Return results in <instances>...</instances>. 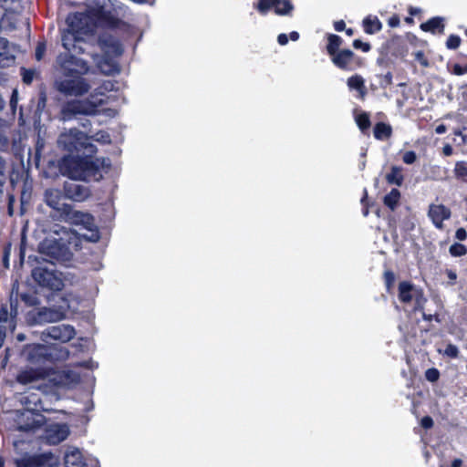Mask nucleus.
I'll use <instances>...</instances> for the list:
<instances>
[{
  "label": "nucleus",
  "mask_w": 467,
  "mask_h": 467,
  "mask_svg": "<svg viewBox=\"0 0 467 467\" xmlns=\"http://www.w3.org/2000/svg\"><path fill=\"white\" fill-rule=\"evenodd\" d=\"M66 221L79 227V231H86V233H79L56 225L49 235L39 244V251L42 254L61 262L70 259L71 249L78 250L82 238L90 242H97L99 239V230L91 214L80 211L67 210L66 212Z\"/></svg>",
  "instance_id": "1"
},
{
  "label": "nucleus",
  "mask_w": 467,
  "mask_h": 467,
  "mask_svg": "<svg viewBox=\"0 0 467 467\" xmlns=\"http://www.w3.org/2000/svg\"><path fill=\"white\" fill-rule=\"evenodd\" d=\"M23 356L31 367L17 375V381L21 384L26 385L47 379L53 386L71 389L79 382V374L75 371H50L43 366L48 361L49 356L47 348L43 345L27 346L23 351Z\"/></svg>",
  "instance_id": "2"
},
{
  "label": "nucleus",
  "mask_w": 467,
  "mask_h": 467,
  "mask_svg": "<svg viewBox=\"0 0 467 467\" xmlns=\"http://www.w3.org/2000/svg\"><path fill=\"white\" fill-rule=\"evenodd\" d=\"M57 63L62 72L61 78L57 81V88L60 93L80 97L89 90V83L81 77L88 72L86 61L68 54H59Z\"/></svg>",
  "instance_id": "3"
},
{
  "label": "nucleus",
  "mask_w": 467,
  "mask_h": 467,
  "mask_svg": "<svg viewBox=\"0 0 467 467\" xmlns=\"http://www.w3.org/2000/svg\"><path fill=\"white\" fill-rule=\"evenodd\" d=\"M113 88L110 81H105L102 86L95 89L87 99L72 100L67 102L61 110L63 120L70 119L78 114L93 115L99 112L107 100L105 92Z\"/></svg>",
  "instance_id": "4"
},
{
  "label": "nucleus",
  "mask_w": 467,
  "mask_h": 467,
  "mask_svg": "<svg viewBox=\"0 0 467 467\" xmlns=\"http://www.w3.org/2000/svg\"><path fill=\"white\" fill-rule=\"evenodd\" d=\"M84 158L68 156L64 158L61 165V170L64 174L67 175L73 180L88 181L94 179L99 181L101 175L99 174V169L105 164V160L92 161L90 156L92 154L84 153Z\"/></svg>",
  "instance_id": "5"
},
{
  "label": "nucleus",
  "mask_w": 467,
  "mask_h": 467,
  "mask_svg": "<svg viewBox=\"0 0 467 467\" xmlns=\"http://www.w3.org/2000/svg\"><path fill=\"white\" fill-rule=\"evenodd\" d=\"M99 47L104 52V57H100L99 55L94 56V61L99 70L106 75L117 72L119 70V67L114 60V57L121 55V45L115 37L111 36H103L99 38Z\"/></svg>",
  "instance_id": "6"
},
{
  "label": "nucleus",
  "mask_w": 467,
  "mask_h": 467,
  "mask_svg": "<svg viewBox=\"0 0 467 467\" xmlns=\"http://www.w3.org/2000/svg\"><path fill=\"white\" fill-rule=\"evenodd\" d=\"M57 142L59 146L69 152H79L81 150H84V153L87 154H93L95 152V147L89 139L85 133L78 130L70 129L63 132L59 136Z\"/></svg>",
  "instance_id": "7"
},
{
  "label": "nucleus",
  "mask_w": 467,
  "mask_h": 467,
  "mask_svg": "<svg viewBox=\"0 0 467 467\" xmlns=\"http://www.w3.org/2000/svg\"><path fill=\"white\" fill-rule=\"evenodd\" d=\"M399 298L405 304L413 305L415 310L422 309L426 302L422 289L405 281L399 285Z\"/></svg>",
  "instance_id": "8"
},
{
  "label": "nucleus",
  "mask_w": 467,
  "mask_h": 467,
  "mask_svg": "<svg viewBox=\"0 0 467 467\" xmlns=\"http://www.w3.org/2000/svg\"><path fill=\"white\" fill-rule=\"evenodd\" d=\"M67 29L82 38L84 36L90 34L93 30V26L90 17L84 13H74L68 15L66 20Z\"/></svg>",
  "instance_id": "9"
},
{
  "label": "nucleus",
  "mask_w": 467,
  "mask_h": 467,
  "mask_svg": "<svg viewBox=\"0 0 467 467\" xmlns=\"http://www.w3.org/2000/svg\"><path fill=\"white\" fill-rule=\"evenodd\" d=\"M32 276L41 286L57 291L63 287L62 279L53 270L38 266L33 269Z\"/></svg>",
  "instance_id": "10"
},
{
  "label": "nucleus",
  "mask_w": 467,
  "mask_h": 467,
  "mask_svg": "<svg viewBox=\"0 0 467 467\" xmlns=\"http://www.w3.org/2000/svg\"><path fill=\"white\" fill-rule=\"evenodd\" d=\"M17 424L20 431H35L46 424V418L33 409H26L18 416Z\"/></svg>",
  "instance_id": "11"
},
{
  "label": "nucleus",
  "mask_w": 467,
  "mask_h": 467,
  "mask_svg": "<svg viewBox=\"0 0 467 467\" xmlns=\"http://www.w3.org/2000/svg\"><path fill=\"white\" fill-rule=\"evenodd\" d=\"M16 467H57V459L52 454L25 455L15 460Z\"/></svg>",
  "instance_id": "12"
},
{
  "label": "nucleus",
  "mask_w": 467,
  "mask_h": 467,
  "mask_svg": "<svg viewBox=\"0 0 467 467\" xmlns=\"http://www.w3.org/2000/svg\"><path fill=\"white\" fill-rule=\"evenodd\" d=\"M62 46L66 52L63 54H68L69 56L75 57L74 54H81L84 52L81 43L83 38L80 36H77L67 30H63L61 35Z\"/></svg>",
  "instance_id": "13"
},
{
  "label": "nucleus",
  "mask_w": 467,
  "mask_h": 467,
  "mask_svg": "<svg viewBox=\"0 0 467 467\" xmlns=\"http://www.w3.org/2000/svg\"><path fill=\"white\" fill-rule=\"evenodd\" d=\"M75 336V329L69 325H59L49 327L47 331L43 332L44 337H49L56 340L67 342Z\"/></svg>",
  "instance_id": "14"
},
{
  "label": "nucleus",
  "mask_w": 467,
  "mask_h": 467,
  "mask_svg": "<svg viewBox=\"0 0 467 467\" xmlns=\"http://www.w3.org/2000/svg\"><path fill=\"white\" fill-rule=\"evenodd\" d=\"M36 323H52L64 318L65 314L61 309L43 307L32 313Z\"/></svg>",
  "instance_id": "15"
},
{
  "label": "nucleus",
  "mask_w": 467,
  "mask_h": 467,
  "mask_svg": "<svg viewBox=\"0 0 467 467\" xmlns=\"http://www.w3.org/2000/svg\"><path fill=\"white\" fill-rule=\"evenodd\" d=\"M428 216L432 223L439 229L443 227V221L451 217V211L442 204H431L428 211Z\"/></svg>",
  "instance_id": "16"
},
{
  "label": "nucleus",
  "mask_w": 467,
  "mask_h": 467,
  "mask_svg": "<svg viewBox=\"0 0 467 467\" xmlns=\"http://www.w3.org/2000/svg\"><path fill=\"white\" fill-rule=\"evenodd\" d=\"M67 435L68 428L65 424H52L46 429V439L52 444L66 440Z\"/></svg>",
  "instance_id": "17"
},
{
  "label": "nucleus",
  "mask_w": 467,
  "mask_h": 467,
  "mask_svg": "<svg viewBox=\"0 0 467 467\" xmlns=\"http://www.w3.org/2000/svg\"><path fill=\"white\" fill-rule=\"evenodd\" d=\"M65 191L69 199L77 202H83L90 195L89 189L87 186L74 182L67 184Z\"/></svg>",
  "instance_id": "18"
},
{
  "label": "nucleus",
  "mask_w": 467,
  "mask_h": 467,
  "mask_svg": "<svg viewBox=\"0 0 467 467\" xmlns=\"http://www.w3.org/2000/svg\"><path fill=\"white\" fill-rule=\"evenodd\" d=\"M66 467H85L81 451L78 448H68L65 453Z\"/></svg>",
  "instance_id": "19"
},
{
  "label": "nucleus",
  "mask_w": 467,
  "mask_h": 467,
  "mask_svg": "<svg viewBox=\"0 0 467 467\" xmlns=\"http://www.w3.org/2000/svg\"><path fill=\"white\" fill-rule=\"evenodd\" d=\"M46 202L48 206L51 208L57 210V211H65L67 212V207H64V204H62V199L63 196L61 192L58 190L50 189L46 192L45 194Z\"/></svg>",
  "instance_id": "20"
},
{
  "label": "nucleus",
  "mask_w": 467,
  "mask_h": 467,
  "mask_svg": "<svg viewBox=\"0 0 467 467\" xmlns=\"http://www.w3.org/2000/svg\"><path fill=\"white\" fill-rule=\"evenodd\" d=\"M353 52L349 49H343L339 50L337 53L334 54L332 57L333 63L343 69L348 68L352 58H353Z\"/></svg>",
  "instance_id": "21"
},
{
  "label": "nucleus",
  "mask_w": 467,
  "mask_h": 467,
  "mask_svg": "<svg viewBox=\"0 0 467 467\" xmlns=\"http://www.w3.org/2000/svg\"><path fill=\"white\" fill-rule=\"evenodd\" d=\"M348 87L350 89L357 90L359 98L364 99L366 95L365 80L359 75L350 77L347 81Z\"/></svg>",
  "instance_id": "22"
},
{
  "label": "nucleus",
  "mask_w": 467,
  "mask_h": 467,
  "mask_svg": "<svg viewBox=\"0 0 467 467\" xmlns=\"http://www.w3.org/2000/svg\"><path fill=\"white\" fill-rule=\"evenodd\" d=\"M275 12L278 16H289L294 9L290 0H275Z\"/></svg>",
  "instance_id": "23"
},
{
  "label": "nucleus",
  "mask_w": 467,
  "mask_h": 467,
  "mask_svg": "<svg viewBox=\"0 0 467 467\" xmlns=\"http://www.w3.org/2000/svg\"><path fill=\"white\" fill-rule=\"evenodd\" d=\"M420 28L423 31H429L435 33L437 30L440 32L443 31L444 26L441 17H433L427 22L420 25Z\"/></svg>",
  "instance_id": "24"
},
{
  "label": "nucleus",
  "mask_w": 467,
  "mask_h": 467,
  "mask_svg": "<svg viewBox=\"0 0 467 467\" xmlns=\"http://www.w3.org/2000/svg\"><path fill=\"white\" fill-rule=\"evenodd\" d=\"M365 31L368 34H374L381 29V23L377 16H368L363 20Z\"/></svg>",
  "instance_id": "25"
},
{
  "label": "nucleus",
  "mask_w": 467,
  "mask_h": 467,
  "mask_svg": "<svg viewBox=\"0 0 467 467\" xmlns=\"http://www.w3.org/2000/svg\"><path fill=\"white\" fill-rule=\"evenodd\" d=\"M386 180L389 184L400 186L403 182L401 168L398 166H392L390 169V172L386 175Z\"/></svg>",
  "instance_id": "26"
},
{
  "label": "nucleus",
  "mask_w": 467,
  "mask_h": 467,
  "mask_svg": "<svg viewBox=\"0 0 467 467\" xmlns=\"http://www.w3.org/2000/svg\"><path fill=\"white\" fill-rule=\"evenodd\" d=\"M391 128L385 123H378L374 128V136L378 140H384L390 136Z\"/></svg>",
  "instance_id": "27"
},
{
  "label": "nucleus",
  "mask_w": 467,
  "mask_h": 467,
  "mask_svg": "<svg viewBox=\"0 0 467 467\" xmlns=\"http://www.w3.org/2000/svg\"><path fill=\"white\" fill-rule=\"evenodd\" d=\"M342 44V39L340 36L337 35H329L328 36V44L327 47V50L328 54L332 57L334 54L338 52V48Z\"/></svg>",
  "instance_id": "28"
},
{
  "label": "nucleus",
  "mask_w": 467,
  "mask_h": 467,
  "mask_svg": "<svg viewBox=\"0 0 467 467\" xmlns=\"http://www.w3.org/2000/svg\"><path fill=\"white\" fill-rule=\"evenodd\" d=\"M400 192L397 189H392L384 198V203L391 210H394L400 201Z\"/></svg>",
  "instance_id": "29"
},
{
  "label": "nucleus",
  "mask_w": 467,
  "mask_h": 467,
  "mask_svg": "<svg viewBox=\"0 0 467 467\" xmlns=\"http://www.w3.org/2000/svg\"><path fill=\"white\" fill-rule=\"evenodd\" d=\"M453 172L458 180L467 182V162L462 161H457Z\"/></svg>",
  "instance_id": "30"
},
{
  "label": "nucleus",
  "mask_w": 467,
  "mask_h": 467,
  "mask_svg": "<svg viewBox=\"0 0 467 467\" xmlns=\"http://www.w3.org/2000/svg\"><path fill=\"white\" fill-rule=\"evenodd\" d=\"M14 48L15 47L10 46L9 42L5 38L0 36V57L5 56L6 58L9 57L14 58Z\"/></svg>",
  "instance_id": "31"
},
{
  "label": "nucleus",
  "mask_w": 467,
  "mask_h": 467,
  "mask_svg": "<svg viewBox=\"0 0 467 467\" xmlns=\"http://www.w3.org/2000/svg\"><path fill=\"white\" fill-rule=\"evenodd\" d=\"M275 0H259L254 8L262 15H266L268 11L274 7Z\"/></svg>",
  "instance_id": "32"
},
{
  "label": "nucleus",
  "mask_w": 467,
  "mask_h": 467,
  "mask_svg": "<svg viewBox=\"0 0 467 467\" xmlns=\"http://www.w3.org/2000/svg\"><path fill=\"white\" fill-rule=\"evenodd\" d=\"M467 253V249L465 247V245L462 244H453L452 245H451L450 247V254L452 255V256H462L464 254H466Z\"/></svg>",
  "instance_id": "33"
},
{
  "label": "nucleus",
  "mask_w": 467,
  "mask_h": 467,
  "mask_svg": "<svg viewBox=\"0 0 467 467\" xmlns=\"http://www.w3.org/2000/svg\"><path fill=\"white\" fill-rule=\"evenodd\" d=\"M356 122L361 130L368 129L370 125L369 118L367 113H362L357 116Z\"/></svg>",
  "instance_id": "34"
},
{
  "label": "nucleus",
  "mask_w": 467,
  "mask_h": 467,
  "mask_svg": "<svg viewBox=\"0 0 467 467\" xmlns=\"http://www.w3.org/2000/svg\"><path fill=\"white\" fill-rule=\"evenodd\" d=\"M0 322L1 323H9V328L13 330L15 328V325L13 323V320H9V314L8 310L5 306H2L0 308Z\"/></svg>",
  "instance_id": "35"
},
{
  "label": "nucleus",
  "mask_w": 467,
  "mask_h": 467,
  "mask_svg": "<svg viewBox=\"0 0 467 467\" xmlns=\"http://www.w3.org/2000/svg\"><path fill=\"white\" fill-rule=\"evenodd\" d=\"M461 39L459 36L451 35L449 36L446 42V46L448 48L455 49L460 46Z\"/></svg>",
  "instance_id": "36"
},
{
  "label": "nucleus",
  "mask_w": 467,
  "mask_h": 467,
  "mask_svg": "<svg viewBox=\"0 0 467 467\" xmlns=\"http://www.w3.org/2000/svg\"><path fill=\"white\" fill-rule=\"evenodd\" d=\"M402 160L406 164H412L417 160V155L414 151L409 150L403 154Z\"/></svg>",
  "instance_id": "37"
},
{
  "label": "nucleus",
  "mask_w": 467,
  "mask_h": 467,
  "mask_svg": "<svg viewBox=\"0 0 467 467\" xmlns=\"http://www.w3.org/2000/svg\"><path fill=\"white\" fill-rule=\"evenodd\" d=\"M5 127L6 122L3 119H0V146H5L7 144V138L4 134Z\"/></svg>",
  "instance_id": "38"
},
{
  "label": "nucleus",
  "mask_w": 467,
  "mask_h": 467,
  "mask_svg": "<svg viewBox=\"0 0 467 467\" xmlns=\"http://www.w3.org/2000/svg\"><path fill=\"white\" fill-rule=\"evenodd\" d=\"M445 355L451 358H456L459 354V349L454 345H448L444 350Z\"/></svg>",
  "instance_id": "39"
},
{
  "label": "nucleus",
  "mask_w": 467,
  "mask_h": 467,
  "mask_svg": "<svg viewBox=\"0 0 467 467\" xmlns=\"http://www.w3.org/2000/svg\"><path fill=\"white\" fill-rule=\"evenodd\" d=\"M426 379L431 382H435L439 379V371L435 368H430L426 371Z\"/></svg>",
  "instance_id": "40"
},
{
  "label": "nucleus",
  "mask_w": 467,
  "mask_h": 467,
  "mask_svg": "<svg viewBox=\"0 0 467 467\" xmlns=\"http://www.w3.org/2000/svg\"><path fill=\"white\" fill-rule=\"evenodd\" d=\"M414 57H415V59L424 67H429V62L427 60V58L424 57V54L423 52L421 51H417L415 54H414Z\"/></svg>",
  "instance_id": "41"
},
{
  "label": "nucleus",
  "mask_w": 467,
  "mask_h": 467,
  "mask_svg": "<svg viewBox=\"0 0 467 467\" xmlns=\"http://www.w3.org/2000/svg\"><path fill=\"white\" fill-rule=\"evenodd\" d=\"M46 51V45L44 43H39L36 48V58L37 60L42 59Z\"/></svg>",
  "instance_id": "42"
},
{
  "label": "nucleus",
  "mask_w": 467,
  "mask_h": 467,
  "mask_svg": "<svg viewBox=\"0 0 467 467\" xmlns=\"http://www.w3.org/2000/svg\"><path fill=\"white\" fill-rule=\"evenodd\" d=\"M353 46H354L355 48H360V49H362L365 52L368 51L369 48H370L369 44L364 43V42H362L361 40H358V39H356L353 42Z\"/></svg>",
  "instance_id": "43"
},
{
  "label": "nucleus",
  "mask_w": 467,
  "mask_h": 467,
  "mask_svg": "<svg viewBox=\"0 0 467 467\" xmlns=\"http://www.w3.org/2000/svg\"><path fill=\"white\" fill-rule=\"evenodd\" d=\"M384 275H385L386 285H387L388 288H389L392 285L394 279H395L394 274L390 271H386Z\"/></svg>",
  "instance_id": "44"
},
{
  "label": "nucleus",
  "mask_w": 467,
  "mask_h": 467,
  "mask_svg": "<svg viewBox=\"0 0 467 467\" xmlns=\"http://www.w3.org/2000/svg\"><path fill=\"white\" fill-rule=\"evenodd\" d=\"M455 236L458 240L464 241L467 238V233H466L465 229L459 228V229H457V231L455 233Z\"/></svg>",
  "instance_id": "45"
},
{
  "label": "nucleus",
  "mask_w": 467,
  "mask_h": 467,
  "mask_svg": "<svg viewBox=\"0 0 467 467\" xmlns=\"http://www.w3.org/2000/svg\"><path fill=\"white\" fill-rule=\"evenodd\" d=\"M421 426L425 429H429L433 425V420L431 417L426 416L421 420Z\"/></svg>",
  "instance_id": "46"
},
{
  "label": "nucleus",
  "mask_w": 467,
  "mask_h": 467,
  "mask_svg": "<svg viewBox=\"0 0 467 467\" xmlns=\"http://www.w3.org/2000/svg\"><path fill=\"white\" fill-rule=\"evenodd\" d=\"M453 73L458 76L467 73V66L462 67L460 65H454Z\"/></svg>",
  "instance_id": "47"
},
{
  "label": "nucleus",
  "mask_w": 467,
  "mask_h": 467,
  "mask_svg": "<svg viewBox=\"0 0 467 467\" xmlns=\"http://www.w3.org/2000/svg\"><path fill=\"white\" fill-rule=\"evenodd\" d=\"M388 23H389V26L396 27L400 24V19L398 16H392L389 19Z\"/></svg>",
  "instance_id": "48"
},
{
  "label": "nucleus",
  "mask_w": 467,
  "mask_h": 467,
  "mask_svg": "<svg viewBox=\"0 0 467 467\" xmlns=\"http://www.w3.org/2000/svg\"><path fill=\"white\" fill-rule=\"evenodd\" d=\"M277 41L280 45L284 46V45L287 44L288 37L285 34H280L277 37Z\"/></svg>",
  "instance_id": "49"
},
{
  "label": "nucleus",
  "mask_w": 467,
  "mask_h": 467,
  "mask_svg": "<svg viewBox=\"0 0 467 467\" xmlns=\"http://www.w3.org/2000/svg\"><path fill=\"white\" fill-rule=\"evenodd\" d=\"M442 153L445 156H451L452 154V147L450 144H446L442 148Z\"/></svg>",
  "instance_id": "50"
},
{
  "label": "nucleus",
  "mask_w": 467,
  "mask_h": 467,
  "mask_svg": "<svg viewBox=\"0 0 467 467\" xmlns=\"http://www.w3.org/2000/svg\"><path fill=\"white\" fill-rule=\"evenodd\" d=\"M334 26L337 31H342L345 28V22L342 20L337 21Z\"/></svg>",
  "instance_id": "51"
},
{
  "label": "nucleus",
  "mask_w": 467,
  "mask_h": 467,
  "mask_svg": "<svg viewBox=\"0 0 467 467\" xmlns=\"http://www.w3.org/2000/svg\"><path fill=\"white\" fill-rule=\"evenodd\" d=\"M446 130H447V128L443 124H441V125L437 126L436 129H435V131L438 134H443Z\"/></svg>",
  "instance_id": "52"
},
{
  "label": "nucleus",
  "mask_w": 467,
  "mask_h": 467,
  "mask_svg": "<svg viewBox=\"0 0 467 467\" xmlns=\"http://www.w3.org/2000/svg\"><path fill=\"white\" fill-rule=\"evenodd\" d=\"M23 79H24V82L30 83L33 79V73H30V72L25 73Z\"/></svg>",
  "instance_id": "53"
},
{
  "label": "nucleus",
  "mask_w": 467,
  "mask_h": 467,
  "mask_svg": "<svg viewBox=\"0 0 467 467\" xmlns=\"http://www.w3.org/2000/svg\"><path fill=\"white\" fill-rule=\"evenodd\" d=\"M5 327L0 326V347L3 344L4 338L5 337Z\"/></svg>",
  "instance_id": "54"
},
{
  "label": "nucleus",
  "mask_w": 467,
  "mask_h": 467,
  "mask_svg": "<svg viewBox=\"0 0 467 467\" xmlns=\"http://www.w3.org/2000/svg\"><path fill=\"white\" fill-rule=\"evenodd\" d=\"M16 102H17V92H16V90H15L13 92L10 104H11L12 107H15Z\"/></svg>",
  "instance_id": "55"
},
{
  "label": "nucleus",
  "mask_w": 467,
  "mask_h": 467,
  "mask_svg": "<svg viewBox=\"0 0 467 467\" xmlns=\"http://www.w3.org/2000/svg\"><path fill=\"white\" fill-rule=\"evenodd\" d=\"M290 39L293 41H296L299 38V34L296 31L290 33Z\"/></svg>",
  "instance_id": "56"
},
{
  "label": "nucleus",
  "mask_w": 467,
  "mask_h": 467,
  "mask_svg": "<svg viewBox=\"0 0 467 467\" xmlns=\"http://www.w3.org/2000/svg\"><path fill=\"white\" fill-rule=\"evenodd\" d=\"M447 275H448V277L451 280H455L456 277H457L456 274L453 271H451V270L447 272Z\"/></svg>",
  "instance_id": "57"
},
{
  "label": "nucleus",
  "mask_w": 467,
  "mask_h": 467,
  "mask_svg": "<svg viewBox=\"0 0 467 467\" xmlns=\"http://www.w3.org/2000/svg\"><path fill=\"white\" fill-rule=\"evenodd\" d=\"M462 461L460 459H456L452 462V467H462Z\"/></svg>",
  "instance_id": "58"
},
{
  "label": "nucleus",
  "mask_w": 467,
  "mask_h": 467,
  "mask_svg": "<svg viewBox=\"0 0 467 467\" xmlns=\"http://www.w3.org/2000/svg\"><path fill=\"white\" fill-rule=\"evenodd\" d=\"M454 133L457 136H461L462 138V141L465 142V140L467 139V135H463L460 130H456Z\"/></svg>",
  "instance_id": "59"
},
{
  "label": "nucleus",
  "mask_w": 467,
  "mask_h": 467,
  "mask_svg": "<svg viewBox=\"0 0 467 467\" xmlns=\"http://www.w3.org/2000/svg\"><path fill=\"white\" fill-rule=\"evenodd\" d=\"M423 318L428 320V321H431L432 319V316L431 315L423 314Z\"/></svg>",
  "instance_id": "60"
},
{
  "label": "nucleus",
  "mask_w": 467,
  "mask_h": 467,
  "mask_svg": "<svg viewBox=\"0 0 467 467\" xmlns=\"http://www.w3.org/2000/svg\"><path fill=\"white\" fill-rule=\"evenodd\" d=\"M4 106H5V100L0 96V110H2L4 109Z\"/></svg>",
  "instance_id": "61"
},
{
  "label": "nucleus",
  "mask_w": 467,
  "mask_h": 467,
  "mask_svg": "<svg viewBox=\"0 0 467 467\" xmlns=\"http://www.w3.org/2000/svg\"><path fill=\"white\" fill-rule=\"evenodd\" d=\"M17 339H18L19 341H23V340H25V339H26V337H25V335H23V334H19V335H17Z\"/></svg>",
  "instance_id": "62"
},
{
  "label": "nucleus",
  "mask_w": 467,
  "mask_h": 467,
  "mask_svg": "<svg viewBox=\"0 0 467 467\" xmlns=\"http://www.w3.org/2000/svg\"><path fill=\"white\" fill-rule=\"evenodd\" d=\"M347 34H348V36H351V35L353 34V30H352V29H348V30H347Z\"/></svg>",
  "instance_id": "63"
},
{
  "label": "nucleus",
  "mask_w": 467,
  "mask_h": 467,
  "mask_svg": "<svg viewBox=\"0 0 467 467\" xmlns=\"http://www.w3.org/2000/svg\"><path fill=\"white\" fill-rule=\"evenodd\" d=\"M0 467H4V460L0 457Z\"/></svg>",
  "instance_id": "64"
}]
</instances>
